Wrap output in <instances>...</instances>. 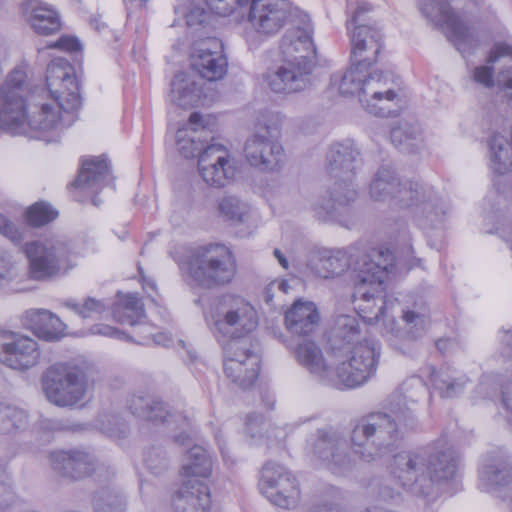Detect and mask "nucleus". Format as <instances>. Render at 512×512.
<instances>
[{"label":"nucleus","instance_id":"f257e3e1","mask_svg":"<svg viewBox=\"0 0 512 512\" xmlns=\"http://www.w3.org/2000/svg\"><path fill=\"white\" fill-rule=\"evenodd\" d=\"M394 256L389 249L372 248L362 254L354 263L355 290L354 309L358 316L368 324L384 318L383 336L389 345L406 354L410 342L415 341L424 331L427 310L423 304L414 303L413 307L401 309L405 329L397 328L394 317L388 318L387 311L398 304V299L383 296L382 285L393 266Z\"/></svg>","mask_w":512,"mask_h":512},{"label":"nucleus","instance_id":"f03ea898","mask_svg":"<svg viewBox=\"0 0 512 512\" xmlns=\"http://www.w3.org/2000/svg\"><path fill=\"white\" fill-rule=\"evenodd\" d=\"M428 394L420 377L404 381L387 407L357 420L350 433L353 454L370 463L393 453L404 431L416 426L418 403Z\"/></svg>","mask_w":512,"mask_h":512},{"label":"nucleus","instance_id":"7ed1b4c3","mask_svg":"<svg viewBox=\"0 0 512 512\" xmlns=\"http://www.w3.org/2000/svg\"><path fill=\"white\" fill-rule=\"evenodd\" d=\"M301 23L302 26L292 27L283 35L281 64L266 75V82L275 93H297L310 84V75L316 65V48L309 16L303 15Z\"/></svg>","mask_w":512,"mask_h":512},{"label":"nucleus","instance_id":"20e7f679","mask_svg":"<svg viewBox=\"0 0 512 512\" xmlns=\"http://www.w3.org/2000/svg\"><path fill=\"white\" fill-rule=\"evenodd\" d=\"M459 456L453 448L434 454L401 452L394 456L392 476L406 491L419 497L436 494V485L452 479L457 471Z\"/></svg>","mask_w":512,"mask_h":512},{"label":"nucleus","instance_id":"39448f33","mask_svg":"<svg viewBox=\"0 0 512 512\" xmlns=\"http://www.w3.org/2000/svg\"><path fill=\"white\" fill-rule=\"evenodd\" d=\"M360 163V151L352 140L331 145L327 154V171L336 181L326 195L321 196L313 205L318 219L338 220L348 212L350 204L358 195L352 179Z\"/></svg>","mask_w":512,"mask_h":512},{"label":"nucleus","instance_id":"423d86ee","mask_svg":"<svg viewBox=\"0 0 512 512\" xmlns=\"http://www.w3.org/2000/svg\"><path fill=\"white\" fill-rule=\"evenodd\" d=\"M297 362L316 380L324 385L337 389L355 388L369 379V371L373 364V351L358 347L350 363L324 360L321 348L313 341L303 340L294 349Z\"/></svg>","mask_w":512,"mask_h":512},{"label":"nucleus","instance_id":"0eeeda50","mask_svg":"<svg viewBox=\"0 0 512 512\" xmlns=\"http://www.w3.org/2000/svg\"><path fill=\"white\" fill-rule=\"evenodd\" d=\"M46 85L57 104H43L31 117L26 115V124L34 130H50L60 125V111L69 114L81 106L80 87L73 67L63 58L53 60L46 70Z\"/></svg>","mask_w":512,"mask_h":512},{"label":"nucleus","instance_id":"6e6552de","mask_svg":"<svg viewBox=\"0 0 512 512\" xmlns=\"http://www.w3.org/2000/svg\"><path fill=\"white\" fill-rule=\"evenodd\" d=\"M236 272L235 256L224 244L201 245L192 249L188 255V277L192 284L199 288L214 289L228 285Z\"/></svg>","mask_w":512,"mask_h":512},{"label":"nucleus","instance_id":"1a4fd4ad","mask_svg":"<svg viewBox=\"0 0 512 512\" xmlns=\"http://www.w3.org/2000/svg\"><path fill=\"white\" fill-rule=\"evenodd\" d=\"M212 332L223 346L232 340H251L247 335L258 325L254 307L244 298L226 294L211 310Z\"/></svg>","mask_w":512,"mask_h":512},{"label":"nucleus","instance_id":"9d476101","mask_svg":"<svg viewBox=\"0 0 512 512\" xmlns=\"http://www.w3.org/2000/svg\"><path fill=\"white\" fill-rule=\"evenodd\" d=\"M24 251L29 260L28 274L36 281L63 276L75 265L68 243L60 237L26 243Z\"/></svg>","mask_w":512,"mask_h":512},{"label":"nucleus","instance_id":"9b49d317","mask_svg":"<svg viewBox=\"0 0 512 512\" xmlns=\"http://www.w3.org/2000/svg\"><path fill=\"white\" fill-rule=\"evenodd\" d=\"M358 347L373 351V364L369 378L375 373L380 356V346L374 339L362 336L359 321L356 316L340 315L336 318L328 339V355L334 362L350 363Z\"/></svg>","mask_w":512,"mask_h":512},{"label":"nucleus","instance_id":"f8f14e48","mask_svg":"<svg viewBox=\"0 0 512 512\" xmlns=\"http://www.w3.org/2000/svg\"><path fill=\"white\" fill-rule=\"evenodd\" d=\"M41 383L48 401L59 407L77 404L84 398L87 389L82 369L64 363L50 366L43 373Z\"/></svg>","mask_w":512,"mask_h":512},{"label":"nucleus","instance_id":"ddd939ff","mask_svg":"<svg viewBox=\"0 0 512 512\" xmlns=\"http://www.w3.org/2000/svg\"><path fill=\"white\" fill-rule=\"evenodd\" d=\"M223 368L226 377L242 389L250 388L260 370V348L252 340H232L223 346Z\"/></svg>","mask_w":512,"mask_h":512},{"label":"nucleus","instance_id":"4468645a","mask_svg":"<svg viewBox=\"0 0 512 512\" xmlns=\"http://www.w3.org/2000/svg\"><path fill=\"white\" fill-rule=\"evenodd\" d=\"M401 208L411 210L417 225L427 233L440 230L443 226L446 207L432 187L418 184H407L398 196Z\"/></svg>","mask_w":512,"mask_h":512},{"label":"nucleus","instance_id":"2eb2a0df","mask_svg":"<svg viewBox=\"0 0 512 512\" xmlns=\"http://www.w3.org/2000/svg\"><path fill=\"white\" fill-rule=\"evenodd\" d=\"M277 134L276 124H257L255 132L246 139L243 149L250 166L262 172H275L282 167L285 153L277 140Z\"/></svg>","mask_w":512,"mask_h":512},{"label":"nucleus","instance_id":"dca6fc26","mask_svg":"<svg viewBox=\"0 0 512 512\" xmlns=\"http://www.w3.org/2000/svg\"><path fill=\"white\" fill-rule=\"evenodd\" d=\"M418 7L429 22L436 27L446 28L448 39L460 53H469L477 46V39L449 0H418Z\"/></svg>","mask_w":512,"mask_h":512},{"label":"nucleus","instance_id":"f3484780","mask_svg":"<svg viewBox=\"0 0 512 512\" xmlns=\"http://www.w3.org/2000/svg\"><path fill=\"white\" fill-rule=\"evenodd\" d=\"M307 450L336 474H344L354 467V461L347 452L345 437L333 429H318L307 439Z\"/></svg>","mask_w":512,"mask_h":512},{"label":"nucleus","instance_id":"a211bd4d","mask_svg":"<svg viewBox=\"0 0 512 512\" xmlns=\"http://www.w3.org/2000/svg\"><path fill=\"white\" fill-rule=\"evenodd\" d=\"M49 458L52 469L60 476L71 480H81L93 473L100 479L102 471L107 474V480L115 475L113 468L100 463L93 454L84 449L54 451L50 453Z\"/></svg>","mask_w":512,"mask_h":512},{"label":"nucleus","instance_id":"6ab92c4d","mask_svg":"<svg viewBox=\"0 0 512 512\" xmlns=\"http://www.w3.org/2000/svg\"><path fill=\"white\" fill-rule=\"evenodd\" d=\"M392 74L382 71L365 72L360 103L367 112L379 117H395L394 105L398 94L389 86Z\"/></svg>","mask_w":512,"mask_h":512},{"label":"nucleus","instance_id":"aec40b11","mask_svg":"<svg viewBox=\"0 0 512 512\" xmlns=\"http://www.w3.org/2000/svg\"><path fill=\"white\" fill-rule=\"evenodd\" d=\"M260 489L274 505L290 509L300 498L296 478L283 466L267 462L262 469Z\"/></svg>","mask_w":512,"mask_h":512},{"label":"nucleus","instance_id":"412c9836","mask_svg":"<svg viewBox=\"0 0 512 512\" xmlns=\"http://www.w3.org/2000/svg\"><path fill=\"white\" fill-rule=\"evenodd\" d=\"M41 356L38 342L21 333L0 331V363L6 367L26 371L39 363Z\"/></svg>","mask_w":512,"mask_h":512},{"label":"nucleus","instance_id":"4be33fe9","mask_svg":"<svg viewBox=\"0 0 512 512\" xmlns=\"http://www.w3.org/2000/svg\"><path fill=\"white\" fill-rule=\"evenodd\" d=\"M190 65L195 72L208 81L222 79L228 68L222 41L216 37H208L194 42Z\"/></svg>","mask_w":512,"mask_h":512},{"label":"nucleus","instance_id":"5701e85b","mask_svg":"<svg viewBox=\"0 0 512 512\" xmlns=\"http://www.w3.org/2000/svg\"><path fill=\"white\" fill-rule=\"evenodd\" d=\"M289 16L288 0H263L249 11L248 22L260 37L268 38L287 24Z\"/></svg>","mask_w":512,"mask_h":512},{"label":"nucleus","instance_id":"b1692460","mask_svg":"<svg viewBox=\"0 0 512 512\" xmlns=\"http://www.w3.org/2000/svg\"><path fill=\"white\" fill-rule=\"evenodd\" d=\"M213 126V118L204 117L199 112L191 113L187 124L176 132V145L179 153L185 158L195 157L205 143L214 140Z\"/></svg>","mask_w":512,"mask_h":512},{"label":"nucleus","instance_id":"393cba45","mask_svg":"<svg viewBox=\"0 0 512 512\" xmlns=\"http://www.w3.org/2000/svg\"><path fill=\"white\" fill-rule=\"evenodd\" d=\"M128 408L131 413L143 420L166 423L168 426L175 424L177 427L189 426V418L183 413H171L161 400L152 396L133 395L128 400Z\"/></svg>","mask_w":512,"mask_h":512},{"label":"nucleus","instance_id":"a878e982","mask_svg":"<svg viewBox=\"0 0 512 512\" xmlns=\"http://www.w3.org/2000/svg\"><path fill=\"white\" fill-rule=\"evenodd\" d=\"M113 180L111 167L105 155L83 159L81 168L72 186L95 195Z\"/></svg>","mask_w":512,"mask_h":512},{"label":"nucleus","instance_id":"bb28decb","mask_svg":"<svg viewBox=\"0 0 512 512\" xmlns=\"http://www.w3.org/2000/svg\"><path fill=\"white\" fill-rule=\"evenodd\" d=\"M174 512H208L211 507L210 490L201 480L188 479L172 498Z\"/></svg>","mask_w":512,"mask_h":512},{"label":"nucleus","instance_id":"cd10ccee","mask_svg":"<svg viewBox=\"0 0 512 512\" xmlns=\"http://www.w3.org/2000/svg\"><path fill=\"white\" fill-rule=\"evenodd\" d=\"M479 478L483 489L496 493L498 497L508 501L512 511V488H509L512 482L510 465L502 458L495 459L481 468Z\"/></svg>","mask_w":512,"mask_h":512},{"label":"nucleus","instance_id":"c85d7f7f","mask_svg":"<svg viewBox=\"0 0 512 512\" xmlns=\"http://www.w3.org/2000/svg\"><path fill=\"white\" fill-rule=\"evenodd\" d=\"M407 184H418L416 181H401L394 169L389 165H382L370 183L369 193L376 201H391L395 206L401 208V201L398 197Z\"/></svg>","mask_w":512,"mask_h":512},{"label":"nucleus","instance_id":"c756f323","mask_svg":"<svg viewBox=\"0 0 512 512\" xmlns=\"http://www.w3.org/2000/svg\"><path fill=\"white\" fill-rule=\"evenodd\" d=\"M23 7L26 21L37 35L49 36L61 29L60 16L50 6L37 0H25Z\"/></svg>","mask_w":512,"mask_h":512},{"label":"nucleus","instance_id":"7c9ffc66","mask_svg":"<svg viewBox=\"0 0 512 512\" xmlns=\"http://www.w3.org/2000/svg\"><path fill=\"white\" fill-rule=\"evenodd\" d=\"M372 11V6L366 2H359L357 7L352 12V17L347 21V29H352L351 34V48H356V41L363 40V49L370 46V41H375L377 44H383V35L381 30L370 25L369 13Z\"/></svg>","mask_w":512,"mask_h":512},{"label":"nucleus","instance_id":"2f4dec72","mask_svg":"<svg viewBox=\"0 0 512 512\" xmlns=\"http://www.w3.org/2000/svg\"><path fill=\"white\" fill-rule=\"evenodd\" d=\"M319 323V313L313 302L296 301L285 313V324L289 332L298 336L312 334Z\"/></svg>","mask_w":512,"mask_h":512},{"label":"nucleus","instance_id":"473e14b6","mask_svg":"<svg viewBox=\"0 0 512 512\" xmlns=\"http://www.w3.org/2000/svg\"><path fill=\"white\" fill-rule=\"evenodd\" d=\"M114 318L121 324H128L130 326L139 325V331L136 335L145 334L143 341H138L144 344L146 338L150 335V327L143 325L145 318L144 305L135 294H127L120 298L113 310Z\"/></svg>","mask_w":512,"mask_h":512},{"label":"nucleus","instance_id":"72a5a7b5","mask_svg":"<svg viewBox=\"0 0 512 512\" xmlns=\"http://www.w3.org/2000/svg\"><path fill=\"white\" fill-rule=\"evenodd\" d=\"M201 86L184 72L177 73L171 82V100L179 107L189 108L199 105Z\"/></svg>","mask_w":512,"mask_h":512},{"label":"nucleus","instance_id":"f704fd0d","mask_svg":"<svg viewBox=\"0 0 512 512\" xmlns=\"http://www.w3.org/2000/svg\"><path fill=\"white\" fill-rule=\"evenodd\" d=\"M490 168L498 175H504L512 169V142L495 134L489 140Z\"/></svg>","mask_w":512,"mask_h":512},{"label":"nucleus","instance_id":"c9c22d12","mask_svg":"<svg viewBox=\"0 0 512 512\" xmlns=\"http://www.w3.org/2000/svg\"><path fill=\"white\" fill-rule=\"evenodd\" d=\"M212 459L205 448L194 445L187 451L186 463L182 466L183 476L192 478H208L212 473Z\"/></svg>","mask_w":512,"mask_h":512},{"label":"nucleus","instance_id":"e433bc0d","mask_svg":"<svg viewBox=\"0 0 512 512\" xmlns=\"http://www.w3.org/2000/svg\"><path fill=\"white\" fill-rule=\"evenodd\" d=\"M92 506L94 512H126L127 501L121 490L105 486L94 493Z\"/></svg>","mask_w":512,"mask_h":512},{"label":"nucleus","instance_id":"4c0bfd02","mask_svg":"<svg viewBox=\"0 0 512 512\" xmlns=\"http://www.w3.org/2000/svg\"><path fill=\"white\" fill-rule=\"evenodd\" d=\"M390 138L396 148L405 153H415L422 143L419 126L401 123L391 129Z\"/></svg>","mask_w":512,"mask_h":512},{"label":"nucleus","instance_id":"58836bf2","mask_svg":"<svg viewBox=\"0 0 512 512\" xmlns=\"http://www.w3.org/2000/svg\"><path fill=\"white\" fill-rule=\"evenodd\" d=\"M365 71L355 67L352 63L350 68L341 73L331 75L330 84L337 88L342 95H357L360 99L362 87L364 84Z\"/></svg>","mask_w":512,"mask_h":512},{"label":"nucleus","instance_id":"ea45409f","mask_svg":"<svg viewBox=\"0 0 512 512\" xmlns=\"http://www.w3.org/2000/svg\"><path fill=\"white\" fill-rule=\"evenodd\" d=\"M350 266L347 254L343 251L324 253L315 266L316 273L322 278H332L341 275Z\"/></svg>","mask_w":512,"mask_h":512},{"label":"nucleus","instance_id":"a19ab883","mask_svg":"<svg viewBox=\"0 0 512 512\" xmlns=\"http://www.w3.org/2000/svg\"><path fill=\"white\" fill-rule=\"evenodd\" d=\"M61 305L82 319L101 316L108 309V304L104 299H97L91 296L85 297L82 301L68 298L63 300Z\"/></svg>","mask_w":512,"mask_h":512},{"label":"nucleus","instance_id":"79ce46f5","mask_svg":"<svg viewBox=\"0 0 512 512\" xmlns=\"http://www.w3.org/2000/svg\"><path fill=\"white\" fill-rule=\"evenodd\" d=\"M28 414L25 410L9 405L0 404V433L13 434L27 427Z\"/></svg>","mask_w":512,"mask_h":512},{"label":"nucleus","instance_id":"37998d69","mask_svg":"<svg viewBox=\"0 0 512 512\" xmlns=\"http://www.w3.org/2000/svg\"><path fill=\"white\" fill-rule=\"evenodd\" d=\"M465 376L456 377L450 368L432 373V382L442 397L451 398L463 391L467 382Z\"/></svg>","mask_w":512,"mask_h":512},{"label":"nucleus","instance_id":"c03bdc74","mask_svg":"<svg viewBox=\"0 0 512 512\" xmlns=\"http://www.w3.org/2000/svg\"><path fill=\"white\" fill-rule=\"evenodd\" d=\"M202 179L210 186L224 187L235 175V167L231 161L220 165L212 164L198 169Z\"/></svg>","mask_w":512,"mask_h":512},{"label":"nucleus","instance_id":"a18cd8bd","mask_svg":"<svg viewBox=\"0 0 512 512\" xmlns=\"http://www.w3.org/2000/svg\"><path fill=\"white\" fill-rule=\"evenodd\" d=\"M363 40L356 41V48H351V63L365 72L377 62L378 55L382 51L383 44H377L375 41H370V46L363 49Z\"/></svg>","mask_w":512,"mask_h":512},{"label":"nucleus","instance_id":"49530a36","mask_svg":"<svg viewBox=\"0 0 512 512\" xmlns=\"http://www.w3.org/2000/svg\"><path fill=\"white\" fill-rule=\"evenodd\" d=\"M249 206L234 196H226L218 203V211L226 220L243 223L249 214Z\"/></svg>","mask_w":512,"mask_h":512},{"label":"nucleus","instance_id":"de8ad7c7","mask_svg":"<svg viewBox=\"0 0 512 512\" xmlns=\"http://www.w3.org/2000/svg\"><path fill=\"white\" fill-rule=\"evenodd\" d=\"M198 156V169L203 166H211L212 164L220 165L224 162L231 161L230 155L226 147L219 143H205Z\"/></svg>","mask_w":512,"mask_h":512},{"label":"nucleus","instance_id":"09e8293b","mask_svg":"<svg viewBox=\"0 0 512 512\" xmlns=\"http://www.w3.org/2000/svg\"><path fill=\"white\" fill-rule=\"evenodd\" d=\"M98 427L108 437L125 438L129 432L126 421L117 414H102L98 419Z\"/></svg>","mask_w":512,"mask_h":512},{"label":"nucleus","instance_id":"8fccbe9b","mask_svg":"<svg viewBox=\"0 0 512 512\" xmlns=\"http://www.w3.org/2000/svg\"><path fill=\"white\" fill-rule=\"evenodd\" d=\"M21 276L6 254L0 255V288L10 292L20 291Z\"/></svg>","mask_w":512,"mask_h":512},{"label":"nucleus","instance_id":"3c124183","mask_svg":"<svg viewBox=\"0 0 512 512\" xmlns=\"http://www.w3.org/2000/svg\"><path fill=\"white\" fill-rule=\"evenodd\" d=\"M58 212L48 203L39 202L32 205L26 212L27 222L40 227L56 219Z\"/></svg>","mask_w":512,"mask_h":512},{"label":"nucleus","instance_id":"603ef678","mask_svg":"<svg viewBox=\"0 0 512 512\" xmlns=\"http://www.w3.org/2000/svg\"><path fill=\"white\" fill-rule=\"evenodd\" d=\"M144 462L148 470L160 475L168 470L170 459L161 447H152L144 453Z\"/></svg>","mask_w":512,"mask_h":512},{"label":"nucleus","instance_id":"864d4df0","mask_svg":"<svg viewBox=\"0 0 512 512\" xmlns=\"http://www.w3.org/2000/svg\"><path fill=\"white\" fill-rule=\"evenodd\" d=\"M51 312L46 309H29L22 316L23 325L32 330L37 336L38 334L52 335L51 332L43 329L46 319L50 318Z\"/></svg>","mask_w":512,"mask_h":512},{"label":"nucleus","instance_id":"5fc2aeb1","mask_svg":"<svg viewBox=\"0 0 512 512\" xmlns=\"http://www.w3.org/2000/svg\"><path fill=\"white\" fill-rule=\"evenodd\" d=\"M15 500L13 481L4 464H0V510H5Z\"/></svg>","mask_w":512,"mask_h":512},{"label":"nucleus","instance_id":"6e6d98bb","mask_svg":"<svg viewBox=\"0 0 512 512\" xmlns=\"http://www.w3.org/2000/svg\"><path fill=\"white\" fill-rule=\"evenodd\" d=\"M66 325L61 319L51 312L50 318L46 319L43 324L45 331L51 332L52 335L38 334L37 337L46 341H57L64 336Z\"/></svg>","mask_w":512,"mask_h":512},{"label":"nucleus","instance_id":"4d7b16f0","mask_svg":"<svg viewBox=\"0 0 512 512\" xmlns=\"http://www.w3.org/2000/svg\"><path fill=\"white\" fill-rule=\"evenodd\" d=\"M47 48L59 49L66 52H78L82 50V44L77 37L64 35L57 41L50 43Z\"/></svg>","mask_w":512,"mask_h":512},{"label":"nucleus","instance_id":"13d9d810","mask_svg":"<svg viewBox=\"0 0 512 512\" xmlns=\"http://www.w3.org/2000/svg\"><path fill=\"white\" fill-rule=\"evenodd\" d=\"M208 8L215 14L227 17L236 9L235 0H205Z\"/></svg>","mask_w":512,"mask_h":512},{"label":"nucleus","instance_id":"bf43d9fd","mask_svg":"<svg viewBox=\"0 0 512 512\" xmlns=\"http://www.w3.org/2000/svg\"><path fill=\"white\" fill-rule=\"evenodd\" d=\"M209 17L203 8L194 7L186 14V23L188 27L196 29L198 26H205Z\"/></svg>","mask_w":512,"mask_h":512},{"label":"nucleus","instance_id":"052dcab7","mask_svg":"<svg viewBox=\"0 0 512 512\" xmlns=\"http://www.w3.org/2000/svg\"><path fill=\"white\" fill-rule=\"evenodd\" d=\"M0 233L10 239L13 243L18 244L22 240L21 232L16 226L10 222L4 215L0 213Z\"/></svg>","mask_w":512,"mask_h":512},{"label":"nucleus","instance_id":"680f3d73","mask_svg":"<svg viewBox=\"0 0 512 512\" xmlns=\"http://www.w3.org/2000/svg\"><path fill=\"white\" fill-rule=\"evenodd\" d=\"M89 331L92 335H100L117 339L128 338L123 331L107 324H95L90 327Z\"/></svg>","mask_w":512,"mask_h":512},{"label":"nucleus","instance_id":"e2e57ef3","mask_svg":"<svg viewBox=\"0 0 512 512\" xmlns=\"http://www.w3.org/2000/svg\"><path fill=\"white\" fill-rule=\"evenodd\" d=\"M474 80L486 88L494 86L493 68L490 66L476 67L474 70Z\"/></svg>","mask_w":512,"mask_h":512},{"label":"nucleus","instance_id":"0e129e2a","mask_svg":"<svg viewBox=\"0 0 512 512\" xmlns=\"http://www.w3.org/2000/svg\"><path fill=\"white\" fill-rule=\"evenodd\" d=\"M501 57H510L512 59V45L505 42L496 43L490 51L488 63H495Z\"/></svg>","mask_w":512,"mask_h":512},{"label":"nucleus","instance_id":"69168bd1","mask_svg":"<svg viewBox=\"0 0 512 512\" xmlns=\"http://www.w3.org/2000/svg\"><path fill=\"white\" fill-rule=\"evenodd\" d=\"M499 352L504 359H512V331L505 330L501 336Z\"/></svg>","mask_w":512,"mask_h":512},{"label":"nucleus","instance_id":"338daca9","mask_svg":"<svg viewBox=\"0 0 512 512\" xmlns=\"http://www.w3.org/2000/svg\"><path fill=\"white\" fill-rule=\"evenodd\" d=\"M264 424V418L262 415L257 413H250L246 417V429L247 432L251 435V437H255L254 427Z\"/></svg>","mask_w":512,"mask_h":512},{"label":"nucleus","instance_id":"774afa93","mask_svg":"<svg viewBox=\"0 0 512 512\" xmlns=\"http://www.w3.org/2000/svg\"><path fill=\"white\" fill-rule=\"evenodd\" d=\"M307 512H344L339 506L334 504H318L311 507Z\"/></svg>","mask_w":512,"mask_h":512}]
</instances>
